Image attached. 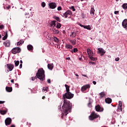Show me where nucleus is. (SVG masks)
<instances>
[{
  "label": "nucleus",
  "instance_id": "obj_1",
  "mask_svg": "<svg viewBox=\"0 0 127 127\" xmlns=\"http://www.w3.org/2000/svg\"><path fill=\"white\" fill-rule=\"evenodd\" d=\"M74 97V94L68 92L63 95V100H64V104L62 106L63 113L61 118L63 119L64 116H67L69 113L71 112V104L70 101L66 99H72Z\"/></svg>",
  "mask_w": 127,
  "mask_h": 127
},
{
  "label": "nucleus",
  "instance_id": "obj_2",
  "mask_svg": "<svg viewBox=\"0 0 127 127\" xmlns=\"http://www.w3.org/2000/svg\"><path fill=\"white\" fill-rule=\"evenodd\" d=\"M36 76L35 77H32V80L33 81H34L35 79H39V80H42V81H43V79L44 77H45V72L44 70H43V68H40L38 70L37 73L36 74Z\"/></svg>",
  "mask_w": 127,
  "mask_h": 127
},
{
  "label": "nucleus",
  "instance_id": "obj_3",
  "mask_svg": "<svg viewBox=\"0 0 127 127\" xmlns=\"http://www.w3.org/2000/svg\"><path fill=\"white\" fill-rule=\"evenodd\" d=\"M98 53L100 54V56H104L106 54V51L104 50V49L99 48L98 49Z\"/></svg>",
  "mask_w": 127,
  "mask_h": 127
},
{
  "label": "nucleus",
  "instance_id": "obj_4",
  "mask_svg": "<svg viewBox=\"0 0 127 127\" xmlns=\"http://www.w3.org/2000/svg\"><path fill=\"white\" fill-rule=\"evenodd\" d=\"M20 51H21V50L18 47L14 48L11 50V52L13 54H16V53H19Z\"/></svg>",
  "mask_w": 127,
  "mask_h": 127
},
{
  "label": "nucleus",
  "instance_id": "obj_5",
  "mask_svg": "<svg viewBox=\"0 0 127 127\" xmlns=\"http://www.w3.org/2000/svg\"><path fill=\"white\" fill-rule=\"evenodd\" d=\"M91 88V85L90 84H86L82 87H81V91L82 92H85L87 89Z\"/></svg>",
  "mask_w": 127,
  "mask_h": 127
},
{
  "label": "nucleus",
  "instance_id": "obj_6",
  "mask_svg": "<svg viewBox=\"0 0 127 127\" xmlns=\"http://www.w3.org/2000/svg\"><path fill=\"white\" fill-rule=\"evenodd\" d=\"M96 111L100 112H103L104 108L103 107H101V106H100V105H98L96 106Z\"/></svg>",
  "mask_w": 127,
  "mask_h": 127
},
{
  "label": "nucleus",
  "instance_id": "obj_7",
  "mask_svg": "<svg viewBox=\"0 0 127 127\" xmlns=\"http://www.w3.org/2000/svg\"><path fill=\"white\" fill-rule=\"evenodd\" d=\"M72 14V12L70 10L66 11L64 14V17L65 18H67V17H70V16Z\"/></svg>",
  "mask_w": 127,
  "mask_h": 127
},
{
  "label": "nucleus",
  "instance_id": "obj_8",
  "mask_svg": "<svg viewBox=\"0 0 127 127\" xmlns=\"http://www.w3.org/2000/svg\"><path fill=\"white\" fill-rule=\"evenodd\" d=\"M7 68L8 69V71H12L14 66L11 64H6Z\"/></svg>",
  "mask_w": 127,
  "mask_h": 127
},
{
  "label": "nucleus",
  "instance_id": "obj_9",
  "mask_svg": "<svg viewBox=\"0 0 127 127\" xmlns=\"http://www.w3.org/2000/svg\"><path fill=\"white\" fill-rule=\"evenodd\" d=\"M5 124L6 126H8L10 125V124H11V119H10V118H7L5 120Z\"/></svg>",
  "mask_w": 127,
  "mask_h": 127
},
{
  "label": "nucleus",
  "instance_id": "obj_10",
  "mask_svg": "<svg viewBox=\"0 0 127 127\" xmlns=\"http://www.w3.org/2000/svg\"><path fill=\"white\" fill-rule=\"evenodd\" d=\"M122 26L127 30V19H125L122 22Z\"/></svg>",
  "mask_w": 127,
  "mask_h": 127
},
{
  "label": "nucleus",
  "instance_id": "obj_11",
  "mask_svg": "<svg viewBox=\"0 0 127 127\" xmlns=\"http://www.w3.org/2000/svg\"><path fill=\"white\" fill-rule=\"evenodd\" d=\"M96 119V114L95 112H92L91 115L89 116V120L93 121Z\"/></svg>",
  "mask_w": 127,
  "mask_h": 127
},
{
  "label": "nucleus",
  "instance_id": "obj_12",
  "mask_svg": "<svg viewBox=\"0 0 127 127\" xmlns=\"http://www.w3.org/2000/svg\"><path fill=\"white\" fill-rule=\"evenodd\" d=\"M49 5L50 8H52L53 9L56 7V3L55 2L50 3Z\"/></svg>",
  "mask_w": 127,
  "mask_h": 127
},
{
  "label": "nucleus",
  "instance_id": "obj_13",
  "mask_svg": "<svg viewBox=\"0 0 127 127\" xmlns=\"http://www.w3.org/2000/svg\"><path fill=\"white\" fill-rule=\"evenodd\" d=\"M4 44L6 47H9L10 46V42L9 41L7 40L4 43Z\"/></svg>",
  "mask_w": 127,
  "mask_h": 127
},
{
  "label": "nucleus",
  "instance_id": "obj_14",
  "mask_svg": "<svg viewBox=\"0 0 127 127\" xmlns=\"http://www.w3.org/2000/svg\"><path fill=\"white\" fill-rule=\"evenodd\" d=\"M112 99H111L110 98H107L105 99V102L107 104H111V103H112Z\"/></svg>",
  "mask_w": 127,
  "mask_h": 127
},
{
  "label": "nucleus",
  "instance_id": "obj_15",
  "mask_svg": "<svg viewBox=\"0 0 127 127\" xmlns=\"http://www.w3.org/2000/svg\"><path fill=\"white\" fill-rule=\"evenodd\" d=\"M52 30L53 31V33L54 34H57L59 33V31L54 28H52Z\"/></svg>",
  "mask_w": 127,
  "mask_h": 127
},
{
  "label": "nucleus",
  "instance_id": "obj_16",
  "mask_svg": "<svg viewBox=\"0 0 127 127\" xmlns=\"http://www.w3.org/2000/svg\"><path fill=\"white\" fill-rule=\"evenodd\" d=\"M87 53L89 57L90 56H93V52H92V51H91V49H87Z\"/></svg>",
  "mask_w": 127,
  "mask_h": 127
},
{
  "label": "nucleus",
  "instance_id": "obj_17",
  "mask_svg": "<svg viewBox=\"0 0 127 127\" xmlns=\"http://www.w3.org/2000/svg\"><path fill=\"white\" fill-rule=\"evenodd\" d=\"M76 33L75 32H71L70 34L69 35L70 37H72V38H74V37H76Z\"/></svg>",
  "mask_w": 127,
  "mask_h": 127
},
{
  "label": "nucleus",
  "instance_id": "obj_18",
  "mask_svg": "<svg viewBox=\"0 0 127 127\" xmlns=\"http://www.w3.org/2000/svg\"><path fill=\"white\" fill-rule=\"evenodd\" d=\"M53 64H48V68L50 70H52L53 69Z\"/></svg>",
  "mask_w": 127,
  "mask_h": 127
},
{
  "label": "nucleus",
  "instance_id": "obj_19",
  "mask_svg": "<svg viewBox=\"0 0 127 127\" xmlns=\"http://www.w3.org/2000/svg\"><path fill=\"white\" fill-rule=\"evenodd\" d=\"M5 89L7 92H12V87H9L6 86Z\"/></svg>",
  "mask_w": 127,
  "mask_h": 127
},
{
  "label": "nucleus",
  "instance_id": "obj_20",
  "mask_svg": "<svg viewBox=\"0 0 127 127\" xmlns=\"http://www.w3.org/2000/svg\"><path fill=\"white\" fill-rule=\"evenodd\" d=\"M99 96H100V98H105L106 97V93L104 92H102L99 93Z\"/></svg>",
  "mask_w": 127,
  "mask_h": 127
},
{
  "label": "nucleus",
  "instance_id": "obj_21",
  "mask_svg": "<svg viewBox=\"0 0 127 127\" xmlns=\"http://www.w3.org/2000/svg\"><path fill=\"white\" fill-rule=\"evenodd\" d=\"M65 87L66 93L70 92V86H69L67 84H65Z\"/></svg>",
  "mask_w": 127,
  "mask_h": 127
},
{
  "label": "nucleus",
  "instance_id": "obj_22",
  "mask_svg": "<svg viewBox=\"0 0 127 127\" xmlns=\"http://www.w3.org/2000/svg\"><path fill=\"white\" fill-rule=\"evenodd\" d=\"M4 37L2 38V40H5L7 38V32H4Z\"/></svg>",
  "mask_w": 127,
  "mask_h": 127
},
{
  "label": "nucleus",
  "instance_id": "obj_23",
  "mask_svg": "<svg viewBox=\"0 0 127 127\" xmlns=\"http://www.w3.org/2000/svg\"><path fill=\"white\" fill-rule=\"evenodd\" d=\"M50 25H51V27H52V26H56V21H53L51 22Z\"/></svg>",
  "mask_w": 127,
  "mask_h": 127
},
{
  "label": "nucleus",
  "instance_id": "obj_24",
  "mask_svg": "<svg viewBox=\"0 0 127 127\" xmlns=\"http://www.w3.org/2000/svg\"><path fill=\"white\" fill-rule=\"evenodd\" d=\"M72 47H73L71 45H69V44L65 45V48H66V49H72Z\"/></svg>",
  "mask_w": 127,
  "mask_h": 127
},
{
  "label": "nucleus",
  "instance_id": "obj_25",
  "mask_svg": "<svg viewBox=\"0 0 127 127\" xmlns=\"http://www.w3.org/2000/svg\"><path fill=\"white\" fill-rule=\"evenodd\" d=\"M28 50H32L33 49V47L31 45H28L27 46Z\"/></svg>",
  "mask_w": 127,
  "mask_h": 127
},
{
  "label": "nucleus",
  "instance_id": "obj_26",
  "mask_svg": "<svg viewBox=\"0 0 127 127\" xmlns=\"http://www.w3.org/2000/svg\"><path fill=\"white\" fill-rule=\"evenodd\" d=\"M6 113H7V110H0V113L1 114V115H5V114H6Z\"/></svg>",
  "mask_w": 127,
  "mask_h": 127
},
{
  "label": "nucleus",
  "instance_id": "obj_27",
  "mask_svg": "<svg viewBox=\"0 0 127 127\" xmlns=\"http://www.w3.org/2000/svg\"><path fill=\"white\" fill-rule=\"evenodd\" d=\"M69 42L72 44V45H75L76 44V40H69Z\"/></svg>",
  "mask_w": 127,
  "mask_h": 127
},
{
  "label": "nucleus",
  "instance_id": "obj_28",
  "mask_svg": "<svg viewBox=\"0 0 127 127\" xmlns=\"http://www.w3.org/2000/svg\"><path fill=\"white\" fill-rule=\"evenodd\" d=\"M45 91H46V92H47L48 91V87L46 86V87H44L43 88L42 91L43 92H45Z\"/></svg>",
  "mask_w": 127,
  "mask_h": 127
},
{
  "label": "nucleus",
  "instance_id": "obj_29",
  "mask_svg": "<svg viewBox=\"0 0 127 127\" xmlns=\"http://www.w3.org/2000/svg\"><path fill=\"white\" fill-rule=\"evenodd\" d=\"M117 112H123V108H122V106H121V107L119 106H118Z\"/></svg>",
  "mask_w": 127,
  "mask_h": 127
},
{
  "label": "nucleus",
  "instance_id": "obj_30",
  "mask_svg": "<svg viewBox=\"0 0 127 127\" xmlns=\"http://www.w3.org/2000/svg\"><path fill=\"white\" fill-rule=\"evenodd\" d=\"M122 7L124 9H127V3H124L122 5Z\"/></svg>",
  "mask_w": 127,
  "mask_h": 127
},
{
  "label": "nucleus",
  "instance_id": "obj_31",
  "mask_svg": "<svg viewBox=\"0 0 127 127\" xmlns=\"http://www.w3.org/2000/svg\"><path fill=\"white\" fill-rule=\"evenodd\" d=\"M53 39L54 40L55 42H59V40H58V38H57L56 37H53Z\"/></svg>",
  "mask_w": 127,
  "mask_h": 127
},
{
  "label": "nucleus",
  "instance_id": "obj_32",
  "mask_svg": "<svg viewBox=\"0 0 127 127\" xmlns=\"http://www.w3.org/2000/svg\"><path fill=\"white\" fill-rule=\"evenodd\" d=\"M90 13L91 14H95V9L94 8H91Z\"/></svg>",
  "mask_w": 127,
  "mask_h": 127
},
{
  "label": "nucleus",
  "instance_id": "obj_33",
  "mask_svg": "<svg viewBox=\"0 0 127 127\" xmlns=\"http://www.w3.org/2000/svg\"><path fill=\"white\" fill-rule=\"evenodd\" d=\"M84 28L86 29H88V30H91V28L90 27V25L84 26Z\"/></svg>",
  "mask_w": 127,
  "mask_h": 127
},
{
  "label": "nucleus",
  "instance_id": "obj_34",
  "mask_svg": "<svg viewBox=\"0 0 127 127\" xmlns=\"http://www.w3.org/2000/svg\"><path fill=\"white\" fill-rule=\"evenodd\" d=\"M14 62H15V65L16 66H18V65H19V61H15Z\"/></svg>",
  "mask_w": 127,
  "mask_h": 127
},
{
  "label": "nucleus",
  "instance_id": "obj_35",
  "mask_svg": "<svg viewBox=\"0 0 127 127\" xmlns=\"http://www.w3.org/2000/svg\"><path fill=\"white\" fill-rule=\"evenodd\" d=\"M61 27V24L58 23L57 25V28H60Z\"/></svg>",
  "mask_w": 127,
  "mask_h": 127
},
{
  "label": "nucleus",
  "instance_id": "obj_36",
  "mask_svg": "<svg viewBox=\"0 0 127 127\" xmlns=\"http://www.w3.org/2000/svg\"><path fill=\"white\" fill-rule=\"evenodd\" d=\"M55 19L57 20V21L60 22V18H59V17L55 16Z\"/></svg>",
  "mask_w": 127,
  "mask_h": 127
},
{
  "label": "nucleus",
  "instance_id": "obj_37",
  "mask_svg": "<svg viewBox=\"0 0 127 127\" xmlns=\"http://www.w3.org/2000/svg\"><path fill=\"white\" fill-rule=\"evenodd\" d=\"M122 106H123V102L122 101H119L118 106H120V108H121V107H122Z\"/></svg>",
  "mask_w": 127,
  "mask_h": 127
},
{
  "label": "nucleus",
  "instance_id": "obj_38",
  "mask_svg": "<svg viewBox=\"0 0 127 127\" xmlns=\"http://www.w3.org/2000/svg\"><path fill=\"white\" fill-rule=\"evenodd\" d=\"M77 51H78V49H77V48H74L73 49V51H71V52L73 53V52H74V53L77 52Z\"/></svg>",
  "mask_w": 127,
  "mask_h": 127
},
{
  "label": "nucleus",
  "instance_id": "obj_39",
  "mask_svg": "<svg viewBox=\"0 0 127 127\" xmlns=\"http://www.w3.org/2000/svg\"><path fill=\"white\" fill-rule=\"evenodd\" d=\"M90 59H91V60H92V61H95V60H96V59L94 57H93V56H90L89 57Z\"/></svg>",
  "mask_w": 127,
  "mask_h": 127
},
{
  "label": "nucleus",
  "instance_id": "obj_40",
  "mask_svg": "<svg viewBox=\"0 0 127 127\" xmlns=\"http://www.w3.org/2000/svg\"><path fill=\"white\" fill-rule=\"evenodd\" d=\"M41 5L43 7H45V5H46V4L44 2H42L41 3Z\"/></svg>",
  "mask_w": 127,
  "mask_h": 127
},
{
  "label": "nucleus",
  "instance_id": "obj_41",
  "mask_svg": "<svg viewBox=\"0 0 127 127\" xmlns=\"http://www.w3.org/2000/svg\"><path fill=\"white\" fill-rule=\"evenodd\" d=\"M19 42H20V44H21V45H22V44H23V43H24V40H21L19 41Z\"/></svg>",
  "mask_w": 127,
  "mask_h": 127
},
{
  "label": "nucleus",
  "instance_id": "obj_42",
  "mask_svg": "<svg viewBox=\"0 0 127 127\" xmlns=\"http://www.w3.org/2000/svg\"><path fill=\"white\" fill-rule=\"evenodd\" d=\"M88 107H92V102L89 101V103L88 104Z\"/></svg>",
  "mask_w": 127,
  "mask_h": 127
},
{
  "label": "nucleus",
  "instance_id": "obj_43",
  "mask_svg": "<svg viewBox=\"0 0 127 127\" xmlns=\"http://www.w3.org/2000/svg\"><path fill=\"white\" fill-rule=\"evenodd\" d=\"M98 118H99V120H100L101 117L100 116V115L96 114V119H98Z\"/></svg>",
  "mask_w": 127,
  "mask_h": 127
},
{
  "label": "nucleus",
  "instance_id": "obj_44",
  "mask_svg": "<svg viewBox=\"0 0 127 127\" xmlns=\"http://www.w3.org/2000/svg\"><path fill=\"white\" fill-rule=\"evenodd\" d=\"M3 28H4V26L2 25H0V29H3Z\"/></svg>",
  "mask_w": 127,
  "mask_h": 127
},
{
  "label": "nucleus",
  "instance_id": "obj_45",
  "mask_svg": "<svg viewBox=\"0 0 127 127\" xmlns=\"http://www.w3.org/2000/svg\"><path fill=\"white\" fill-rule=\"evenodd\" d=\"M115 61H120V58L118 57L115 59Z\"/></svg>",
  "mask_w": 127,
  "mask_h": 127
},
{
  "label": "nucleus",
  "instance_id": "obj_46",
  "mask_svg": "<svg viewBox=\"0 0 127 127\" xmlns=\"http://www.w3.org/2000/svg\"><path fill=\"white\" fill-rule=\"evenodd\" d=\"M71 8L72 9L73 11H75V10H76V9H75V8L73 6L71 7Z\"/></svg>",
  "mask_w": 127,
  "mask_h": 127
},
{
  "label": "nucleus",
  "instance_id": "obj_47",
  "mask_svg": "<svg viewBox=\"0 0 127 127\" xmlns=\"http://www.w3.org/2000/svg\"><path fill=\"white\" fill-rule=\"evenodd\" d=\"M20 45H21V44H20V42H18L17 43V46H20Z\"/></svg>",
  "mask_w": 127,
  "mask_h": 127
},
{
  "label": "nucleus",
  "instance_id": "obj_48",
  "mask_svg": "<svg viewBox=\"0 0 127 127\" xmlns=\"http://www.w3.org/2000/svg\"><path fill=\"white\" fill-rule=\"evenodd\" d=\"M61 9H62V8L61 7V6H59L58 7V10H61Z\"/></svg>",
  "mask_w": 127,
  "mask_h": 127
},
{
  "label": "nucleus",
  "instance_id": "obj_49",
  "mask_svg": "<svg viewBox=\"0 0 127 127\" xmlns=\"http://www.w3.org/2000/svg\"><path fill=\"white\" fill-rule=\"evenodd\" d=\"M47 82L48 83H49V84H50V83H51V81L50 80V79H48L47 80Z\"/></svg>",
  "mask_w": 127,
  "mask_h": 127
},
{
  "label": "nucleus",
  "instance_id": "obj_50",
  "mask_svg": "<svg viewBox=\"0 0 127 127\" xmlns=\"http://www.w3.org/2000/svg\"><path fill=\"white\" fill-rule=\"evenodd\" d=\"M115 14H119V11H115L114 12Z\"/></svg>",
  "mask_w": 127,
  "mask_h": 127
},
{
  "label": "nucleus",
  "instance_id": "obj_51",
  "mask_svg": "<svg viewBox=\"0 0 127 127\" xmlns=\"http://www.w3.org/2000/svg\"><path fill=\"white\" fill-rule=\"evenodd\" d=\"M79 25L80 26H81V27H83L84 28V27H85V26H84V25H82V24H79Z\"/></svg>",
  "mask_w": 127,
  "mask_h": 127
},
{
  "label": "nucleus",
  "instance_id": "obj_52",
  "mask_svg": "<svg viewBox=\"0 0 127 127\" xmlns=\"http://www.w3.org/2000/svg\"><path fill=\"white\" fill-rule=\"evenodd\" d=\"M4 103H5V101H0V104H3Z\"/></svg>",
  "mask_w": 127,
  "mask_h": 127
},
{
  "label": "nucleus",
  "instance_id": "obj_53",
  "mask_svg": "<svg viewBox=\"0 0 127 127\" xmlns=\"http://www.w3.org/2000/svg\"><path fill=\"white\" fill-rule=\"evenodd\" d=\"M19 68L20 69H21V68H22V64H21L19 65Z\"/></svg>",
  "mask_w": 127,
  "mask_h": 127
},
{
  "label": "nucleus",
  "instance_id": "obj_54",
  "mask_svg": "<svg viewBox=\"0 0 127 127\" xmlns=\"http://www.w3.org/2000/svg\"><path fill=\"white\" fill-rule=\"evenodd\" d=\"M82 76H83V77H86L87 78H88V77L87 76V75L86 74H82Z\"/></svg>",
  "mask_w": 127,
  "mask_h": 127
},
{
  "label": "nucleus",
  "instance_id": "obj_55",
  "mask_svg": "<svg viewBox=\"0 0 127 127\" xmlns=\"http://www.w3.org/2000/svg\"><path fill=\"white\" fill-rule=\"evenodd\" d=\"M93 83L94 84V85H96V81H93Z\"/></svg>",
  "mask_w": 127,
  "mask_h": 127
},
{
  "label": "nucleus",
  "instance_id": "obj_56",
  "mask_svg": "<svg viewBox=\"0 0 127 127\" xmlns=\"http://www.w3.org/2000/svg\"><path fill=\"white\" fill-rule=\"evenodd\" d=\"M13 82H14V80H13V79L11 80V83H13Z\"/></svg>",
  "mask_w": 127,
  "mask_h": 127
},
{
  "label": "nucleus",
  "instance_id": "obj_57",
  "mask_svg": "<svg viewBox=\"0 0 127 127\" xmlns=\"http://www.w3.org/2000/svg\"><path fill=\"white\" fill-rule=\"evenodd\" d=\"M66 60H70V58H66Z\"/></svg>",
  "mask_w": 127,
  "mask_h": 127
},
{
  "label": "nucleus",
  "instance_id": "obj_58",
  "mask_svg": "<svg viewBox=\"0 0 127 127\" xmlns=\"http://www.w3.org/2000/svg\"><path fill=\"white\" fill-rule=\"evenodd\" d=\"M15 86L16 87H17V88H18V85L17 84H15Z\"/></svg>",
  "mask_w": 127,
  "mask_h": 127
},
{
  "label": "nucleus",
  "instance_id": "obj_59",
  "mask_svg": "<svg viewBox=\"0 0 127 127\" xmlns=\"http://www.w3.org/2000/svg\"><path fill=\"white\" fill-rule=\"evenodd\" d=\"M91 64H92V65H94V64H95V63H93V62H91Z\"/></svg>",
  "mask_w": 127,
  "mask_h": 127
},
{
  "label": "nucleus",
  "instance_id": "obj_60",
  "mask_svg": "<svg viewBox=\"0 0 127 127\" xmlns=\"http://www.w3.org/2000/svg\"><path fill=\"white\" fill-rule=\"evenodd\" d=\"M42 99H43V100H44V99H45V96H43V97H42Z\"/></svg>",
  "mask_w": 127,
  "mask_h": 127
},
{
  "label": "nucleus",
  "instance_id": "obj_61",
  "mask_svg": "<svg viewBox=\"0 0 127 127\" xmlns=\"http://www.w3.org/2000/svg\"><path fill=\"white\" fill-rule=\"evenodd\" d=\"M10 127H15V126H13V125H11V126H10Z\"/></svg>",
  "mask_w": 127,
  "mask_h": 127
},
{
  "label": "nucleus",
  "instance_id": "obj_62",
  "mask_svg": "<svg viewBox=\"0 0 127 127\" xmlns=\"http://www.w3.org/2000/svg\"><path fill=\"white\" fill-rule=\"evenodd\" d=\"M20 63H21V64H22V61L20 60Z\"/></svg>",
  "mask_w": 127,
  "mask_h": 127
},
{
  "label": "nucleus",
  "instance_id": "obj_63",
  "mask_svg": "<svg viewBox=\"0 0 127 127\" xmlns=\"http://www.w3.org/2000/svg\"><path fill=\"white\" fill-rule=\"evenodd\" d=\"M67 124L68 125H69V124H70V123H67Z\"/></svg>",
  "mask_w": 127,
  "mask_h": 127
},
{
  "label": "nucleus",
  "instance_id": "obj_64",
  "mask_svg": "<svg viewBox=\"0 0 127 127\" xmlns=\"http://www.w3.org/2000/svg\"><path fill=\"white\" fill-rule=\"evenodd\" d=\"M116 1H119V0H116Z\"/></svg>",
  "mask_w": 127,
  "mask_h": 127
}]
</instances>
